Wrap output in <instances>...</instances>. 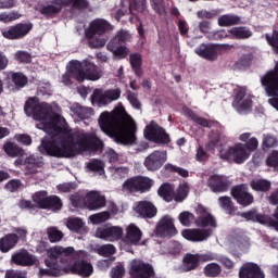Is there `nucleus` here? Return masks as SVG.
I'll use <instances>...</instances> for the list:
<instances>
[{
  "label": "nucleus",
  "instance_id": "obj_34",
  "mask_svg": "<svg viewBox=\"0 0 278 278\" xmlns=\"http://www.w3.org/2000/svg\"><path fill=\"white\" fill-rule=\"evenodd\" d=\"M219 27H233V25H242V17L236 14H224L217 21Z\"/></svg>",
  "mask_w": 278,
  "mask_h": 278
},
{
  "label": "nucleus",
  "instance_id": "obj_1",
  "mask_svg": "<svg viewBox=\"0 0 278 278\" xmlns=\"http://www.w3.org/2000/svg\"><path fill=\"white\" fill-rule=\"evenodd\" d=\"M99 125L101 131L113 138L117 144H135L138 131L136 122L131 118V115L127 114L125 106L116 108L112 113L103 112L99 117Z\"/></svg>",
  "mask_w": 278,
  "mask_h": 278
},
{
  "label": "nucleus",
  "instance_id": "obj_26",
  "mask_svg": "<svg viewBox=\"0 0 278 278\" xmlns=\"http://www.w3.org/2000/svg\"><path fill=\"white\" fill-rule=\"evenodd\" d=\"M239 278H265V276L257 263L248 262L240 267Z\"/></svg>",
  "mask_w": 278,
  "mask_h": 278
},
{
  "label": "nucleus",
  "instance_id": "obj_53",
  "mask_svg": "<svg viewBox=\"0 0 278 278\" xmlns=\"http://www.w3.org/2000/svg\"><path fill=\"white\" fill-rule=\"evenodd\" d=\"M91 100L97 101L99 105H109V103H112L110 98H108V93L105 91L101 93V90L94 89L93 93L91 94Z\"/></svg>",
  "mask_w": 278,
  "mask_h": 278
},
{
  "label": "nucleus",
  "instance_id": "obj_40",
  "mask_svg": "<svg viewBox=\"0 0 278 278\" xmlns=\"http://www.w3.org/2000/svg\"><path fill=\"white\" fill-rule=\"evenodd\" d=\"M33 118H35V121H53L55 116H53L51 109L39 105L35 114H33Z\"/></svg>",
  "mask_w": 278,
  "mask_h": 278
},
{
  "label": "nucleus",
  "instance_id": "obj_27",
  "mask_svg": "<svg viewBox=\"0 0 278 278\" xmlns=\"http://www.w3.org/2000/svg\"><path fill=\"white\" fill-rule=\"evenodd\" d=\"M11 261L16 266H34L38 262V258L27 250H21L12 254Z\"/></svg>",
  "mask_w": 278,
  "mask_h": 278
},
{
  "label": "nucleus",
  "instance_id": "obj_35",
  "mask_svg": "<svg viewBox=\"0 0 278 278\" xmlns=\"http://www.w3.org/2000/svg\"><path fill=\"white\" fill-rule=\"evenodd\" d=\"M250 188H252L254 192H269V190L273 188V184L270 180L257 178L250 181Z\"/></svg>",
  "mask_w": 278,
  "mask_h": 278
},
{
  "label": "nucleus",
  "instance_id": "obj_14",
  "mask_svg": "<svg viewBox=\"0 0 278 278\" xmlns=\"http://www.w3.org/2000/svg\"><path fill=\"white\" fill-rule=\"evenodd\" d=\"M230 194L242 207H249L255 201V198L249 192V188L244 184L232 187Z\"/></svg>",
  "mask_w": 278,
  "mask_h": 278
},
{
  "label": "nucleus",
  "instance_id": "obj_5",
  "mask_svg": "<svg viewBox=\"0 0 278 278\" xmlns=\"http://www.w3.org/2000/svg\"><path fill=\"white\" fill-rule=\"evenodd\" d=\"M131 40V35L128 30L121 29L106 45L108 51H111L117 60H126L129 56L130 50L127 42Z\"/></svg>",
  "mask_w": 278,
  "mask_h": 278
},
{
  "label": "nucleus",
  "instance_id": "obj_7",
  "mask_svg": "<svg viewBox=\"0 0 278 278\" xmlns=\"http://www.w3.org/2000/svg\"><path fill=\"white\" fill-rule=\"evenodd\" d=\"M36 207L39 210H50L51 212H60L64 207L62 199L58 195H49L47 190L37 191L31 197Z\"/></svg>",
  "mask_w": 278,
  "mask_h": 278
},
{
  "label": "nucleus",
  "instance_id": "obj_45",
  "mask_svg": "<svg viewBox=\"0 0 278 278\" xmlns=\"http://www.w3.org/2000/svg\"><path fill=\"white\" fill-rule=\"evenodd\" d=\"M47 236H48V240L49 242H51V244H55V242H62V240L64 239V232H62V230L58 229V227H49L47 228L46 231Z\"/></svg>",
  "mask_w": 278,
  "mask_h": 278
},
{
  "label": "nucleus",
  "instance_id": "obj_11",
  "mask_svg": "<svg viewBox=\"0 0 278 278\" xmlns=\"http://www.w3.org/2000/svg\"><path fill=\"white\" fill-rule=\"evenodd\" d=\"M249 157H251V153L244 149V143H237L220 154L222 160L235 162V164H244Z\"/></svg>",
  "mask_w": 278,
  "mask_h": 278
},
{
  "label": "nucleus",
  "instance_id": "obj_38",
  "mask_svg": "<svg viewBox=\"0 0 278 278\" xmlns=\"http://www.w3.org/2000/svg\"><path fill=\"white\" fill-rule=\"evenodd\" d=\"M154 184L155 181L147 176H137L138 192L141 194H144V192H150Z\"/></svg>",
  "mask_w": 278,
  "mask_h": 278
},
{
  "label": "nucleus",
  "instance_id": "obj_63",
  "mask_svg": "<svg viewBox=\"0 0 278 278\" xmlns=\"http://www.w3.org/2000/svg\"><path fill=\"white\" fill-rule=\"evenodd\" d=\"M266 40L278 55V30H274L271 37L266 35Z\"/></svg>",
  "mask_w": 278,
  "mask_h": 278
},
{
  "label": "nucleus",
  "instance_id": "obj_59",
  "mask_svg": "<svg viewBox=\"0 0 278 278\" xmlns=\"http://www.w3.org/2000/svg\"><path fill=\"white\" fill-rule=\"evenodd\" d=\"M90 220L93 225H101V223H106L110 220V212H101L90 216Z\"/></svg>",
  "mask_w": 278,
  "mask_h": 278
},
{
  "label": "nucleus",
  "instance_id": "obj_12",
  "mask_svg": "<svg viewBox=\"0 0 278 278\" xmlns=\"http://www.w3.org/2000/svg\"><path fill=\"white\" fill-rule=\"evenodd\" d=\"M129 276L131 278H153L155 277V269L150 263L142 260H134L130 263Z\"/></svg>",
  "mask_w": 278,
  "mask_h": 278
},
{
  "label": "nucleus",
  "instance_id": "obj_6",
  "mask_svg": "<svg viewBox=\"0 0 278 278\" xmlns=\"http://www.w3.org/2000/svg\"><path fill=\"white\" fill-rule=\"evenodd\" d=\"M261 85L267 97H273L268 100L269 105L274 106L278 112V62L273 70L267 71L261 77Z\"/></svg>",
  "mask_w": 278,
  "mask_h": 278
},
{
  "label": "nucleus",
  "instance_id": "obj_10",
  "mask_svg": "<svg viewBox=\"0 0 278 278\" xmlns=\"http://www.w3.org/2000/svg\"><path fill=\"white\" fill-rule=\"evenodd\" d=\"M143 136L149 142H154L155 144H169L170 136L166 132L160 125H148L144 128Z\"/></svg>",
  "mask_w": 278,
  "mask_h": 278
},
{
  "label": "nucleus",
  "instance_id": "obj_19",
  "mask_svg": "<svg viewBox=\"0 0 278 278\" xmlns=\"http://www.w3.org/2000/svg\"><path fill=\"white\" fill-rule=\"evenodd\" d=\"M97 238L108 242L123 240V228L121 226L101 227L96 230Z\"/></svg>",
  "mask_w": 278,
  "mask_h": 278
},
{
  "label": "nucleus",
  "instance_id": "obj_55",
  "mask_svg": "<svg viewBox=\"0 0 278 278\" xmlns=\"http://www.w3.org/2000/svg\"><path fill=\"white\" fill-rule=\"evenodd\" d=\"M251 62H253V54L248 53L243 54L236 63L235 66L239 68V71H244L251 66Z\"/></svg>",
  "mask_w": 278,
  "mask_h": 278
},
{
  "label": "nucleus",
  "instance_id": "obj_42",
  "mask_svg": "<svg viewBox=\"0 0 278 278\" xmlns=\"http://www.w3.org/2000/svg\"><path fill=\"white\" fill-rule=\"evenodd\" d=\"M188 194H190V187L188 184L179 185L177 190L173 193V200H175L176 203H182V201H186L188 198Z\"/></svg>",
  "mask_w": 278,
  "mask_h": 278
},
{
  "label": "nucleus",
  "instance_id": "obj_23",
  "mask_svg": "<svg viewBox=\"0 0 278 278\" xmlns=\"http://www.w3.org/2000/svg\"><path fill=\"white\" fill-rule=\"evenodd\" d=\"M105 207V197L99 191H89L85 194V208L90 212H96Z\"/></svg>",
  "mask_w": 278,
  "mask_h": 278
},
{
  "label": "nucleus",
  "instance_id": "obj_28",
  "mask_svg": "<svg viewBox=\"0 0 278 278\" xmlns=\"http://www.w3.org/2000/svg\"><path fill=\"white\" fill-rule=\"evenodd\" d=\"M218 47L219 45H205L201 43L197 49L195 53L200 58H203L204 60H208L210 62H214V60L218 59Z\"/></svg>",
  "mask_w": 278,
  "mask_h": 278
},
{
  "label": "nucleus",
  "instance_id": "obj_21",
  "mask_svg": "<svg viewBox=\"0 0 278 278\" xmlns=\"http://www.w3.org/2000/svg\"><path fill=\"white\" fill-rule=\"evenodd\" d=\"M134 210L136 214L140 216V218L151 219L157 216V206H155V204H153V202L149 200H142L137 202Z\"/></svg>",
  "mask_w": 278,
  "mask_h": 278
},
{
  "label": "nucleus",
  "instance_id": "obj_56",
  "mask_svg": "<svg viewBox=\"0 0 278 278\" xmlns=\"http://www.w3.org/2000/svg\"><path fill=\"white\" fill-rule=\"evenodd\" d=\"M97 253L102 257H112L116 253V248L113 244H104L98 248Z\"/></svg>",
  "mask_w": 278,
  "mask_h": 278
},
{
  "label": "nucleus",
  "instance_id": "obj_31",
  "mask_svg": "<svg viewBox=\"0 0 278 278\" xmlns=\"http://www.w3.org/2000/svg\"><path fill=\"white\" fill-rule=\"evenodd\" d=\"M60 116L54 115L51 121H40L37 124V129H42L43 131H54V134H59L60 129H66L68 126H60Z\"/></svg>",
  "mask_w": 278,
  "mask_h": 278
},
{
  "label": "nucleus",
  "instance_id": "obj_43",
  "mask_svg": "<svg viewBox=\"0 0 278 278\" xmlns=\"http://www.w3.org/2000/svg\"><path fill=\"white\" fill-rule=\"evenodd\" d=\"M218 203L222 210H224L226 214H229V215L236 214V205L233 204V201L231 200L230 197H227V195L219 197Z\"/></svg>",
  "mask_w": 278,
  "mask_h": 278
},
{
  "label": "nucleus",
  "instance_id": "obj_50",
  "mask_svg": "<svg viewBox=\"0 0 278 278\" xmlns=\"http://www.w3.org/2000/svg\"><path fill=\"white\" fill-rule=\"evenodd\" d=\"M88 40V47L89 49H101L103 47H105V45L108 43V38L105 37H86Z\"/></svg>",
  "mask_w": 278,
  "mask_h": 278
},
{
  "label": "nucleus",
  "instance_id": "obj_25",
  "mask_svg": "<svg viewBox=\"0 0 278 278\" xmlns=\"http://www.w3.org/2000/svg\"><path fill=\"white\" fill-rule=\"evenodd\" d=\"M142 240V230H140L136 224H130L126 228V235L122 239V242L126 247H138L140 245V241Z\"/></svg>",
  "mask_w": 278,
  "mask_h": 278
},
{
  "label": "nucleus",
  "instance_id": "obj_30",
  "mask_svg": "<svg viewBox=\"0 0 278 278\" xmlns=\"http://www.w3.org/2000/svg\"><path fill=\"white\" fill-rule=\"evenodd\" d=\"M24 164L26 175H36V173H38V168H42V166H45V159L37 154H30L25 159Z\"/></svg>",
  "mask_w": 278,
  "mask_h": 278
},
{
  "label": "nucleus",
  "instance_id": "obj_58",
  "mask_svg": "<svg viewBox=\"0 0 278 278\" xmlns=\"http://www.w3.org/2000/svg\"><path fill=\"white\" fill-rule=\"evenodd\" d=\"M126 94H127V100L129 101L134 110H142V102H140V100L138 99V93L131 90H128Z\"/></svg>",
  "mask_w": 278,
  "mask_h": 278
},
{
  "label": "nucleus",
  "instance_id": "obj_52",
  "mask_svg": "<svg viewBox=\"0 0 278 278\" xmlns=\"http://www.w3.org/2000/svg\"><path fill=\"white\" fill-rule=\"evenodd\" d=\"M39 106L37 98H29L24 104V112L27 116H34Z\"/></svg>",
  "mask_w": 278,
  "mask_h": 278
},
{
  "label": "nucleus",
  "instance_id": "obj_22",
  "mask_svg": "<svg viewBox=\"0 0 278 278\" xmlns=\"http://www.w3.org/2000/svg\"><path fill=\"white\" fill-rule=\"evenodd\" d=\"M181 236L189 242H205L212 236V229L188 228L181 231Z\"/></svg>",
  "mask_w": 278,
  "mask_h": 278
},
{
  "label": "nucleus",
  "instance_id": "obj_39",
  "mask_svg": "<svg viewBox=\"0 0 278 278\" xmlns=\"http://www.w3.org/2000/svg\"><path fill=\"white\" fill-rule=\"evenodd\" d=\"M173 194H174V188L168 182H164L157 189V195L161 199H163V201H166V203H170V201H173Z\"/></svg>",
  "mask_w": 278,
  "mask_h": 278
},
{
  "label": "nucleus",
  "instance_id": "obj_16",
  "mask_svg": "<svg viewBox=\"0 0 278 278\" xmlns=\"http://www.w3.org/2000/svg\"><path fill=\"white\" fill-rule=\"evenodd\" d=\"M212 261H214V254L212 253H206V254L187 253L182 260L184 268L187 271L197 270V268L201 266V262L205 263V262H212Z\"/></svg>",
  "mask_w": 278,
  "mask_h": 278
},
{
  "label": "nucleus",
  "instance_id": "obj_54",
  "mask_svg": "<svg viewBox=\"0 0 278 278\" xmlns=\"http://www.w3.org/2000/svg\"><path fill=\"white\" fill-rule=\"evenodd\" d=\"M4 151L10 157H18V155H23V148L12 142L4 144Z\"/></svg>",
  "mask_w": 278,
  "mask_h": 278
},
{
  "label": "nucleus",
  "instance_id": "obj_9",
  "mask_svg": "<svg viewBox=\"0 0 278 278\" xmlns=\"http://www.w3.org/2000/svg\"><path fill=\"white\" fill-rule=\"evenodd\" d=\"M134 10L139 14H147V0H128V2L122 0L121 9L117 10L115 18L121 21L122 16H126V14L134 16Z\"/></svg>",
  "mask_w": 278,
  "mask_h": 278
},
{
  "label": "nucleus",
  "instance_id": "obj_8",
  "mask_svg": "<svg viewBox=\"0 0 278 278\" xmlns=\"http://www.w3.org/2000/svg\"><path fill=\"white\" fill-rule=\"evenodd\" d=\"M79 149V151H101L103 149V140L97 132H86L78 135L75 141V149Z\"/></svg>",
  "mask_w": 278,
  "mask_h": 278
},
{
  "label": "nucleus",
  "instance_id": "obj_32",
  "mask_svg": "<svg viewBox=\"0 0 278 278\" xmlns=\"http://www.w3.org/2000/svg\"><path fill=\"white\" fill-rule=\"evenodd\" d=\"M16 244H18V235L8 233L0 239V251L1 253H9Z\"/></svg>",
  "mask_w": 278,
  "mask_h": 278
},
{
  "label": "nucleus",
  "instance_id": "obj_15",
  "mask_svg": "<svg viewBox=\"0 0 278 278\" xmlns=\"http://www.w3.org/2000/svg\"><path fill=\"white\" fill-rule=\"evenodd\" d=\"M167 154L166 152L162 150H154L152 153H150L143 162V166L149 170L150 173H155L166 164Z\"/></svg>",
  "mask_w": 278,
  "mask_h": 278
},
{
  "label": "nucleus",
  "instance_id": "obj_51",
  "mask_svg": "<svg viewBox=\"0 0 278 278\" xmlns=\"http://www.w3.org/2000/svg\"><path fill=\"white\" fill-rule=\"evenodd\" d=\"M122 188L124 192H138V176L127 178L123 185Z\"/></svg>",
  "mask_w": 278,
  "mask_h": 278
},
{
  "label": "nucleus",
  "instance_id": "obj_3",
  "mask_svg": "<svg viewBox=\"0 0 278 278\" xmlns=\"http://www.w3.org/2000/svg\"><path fill=\"white\" fill-rule=\"evenodd\" d=\"M75 254V248L73 247H61L54 245L49 248L47 252V258L45 260V264L49 269H40L39 275L41 277H60L64 269H62L61 264H68L71 262V257Z\"/></svg>",
  "mask_w": 278,
  "mask_h": 278
},
{
  "label": "nucleus",
  "instance_id": "obj_44",
  "mask_svg": "<svg viewBox=\"0 0 278 278\" xmlns=\"http://www.w3.org/2000/svg\"><path fill=\"white\" fill-rule=\"evenodd\" d=\"M39 12L46 18H55V16H58V14L62 12V8L51 3V4L41 7Z\"/></svg>",
  "mask_w": 278,
  "mask_h": 278
},
{
  "label": "nucleus",
  "instance_id": "obj_41",
  "mask_svg": "<svg viewBox=\"0 0 278 278\" xmlns=\"http://www.w3.org/2000/svg\"><path fill=\"white\" fill-rule=\"evenodd\" d=\"M66 227L70 229V231L81 233V231L86 229V223H84V220L79 217H73L67 219Z\"/></svg>",
  "mask_w": 278,
  "mask_h": 278
},
{
  "label": "nucleus",
  "instance_id": "obj_57",
  "mask_svg": "<svg viewBox=\"0 0 278 278\" xmlns=\"http://www.w3.org/2000/svg\"><path fill=\"white\" fill-rule=\"evenodd\" d=\"M70 201L73 207H79L80 210H84V207H86V197H83L79 193L72 194L70 197Z\"/></svg>",
  "mask_w": 278,
  "mask_h": 278
},
{
  "label": "nucleus",
  "instance_id": "obj_13",
  "mask_svg": "<svg viewBox=\"0 0 278 278\" xmlns=\"http://www.w3.org/2000/svg\"><path fill=\"white\" fill-rule=\"evenodd\" d=\"M31 29H34V24L31 22L17 23L3 30L2 36L3 38H7V40H23Z\"/></svg>",
  "mask_w": 278,
  "mask_h": 278
},
{
  "label": "nucleus",
  "instance_id": "obj_49",
  "mask_svg": "<svg viewBox=\"0 0 278 278\" xmlns=\"http://www.w3.org/2000/svg\"><path fill=\"white\" fill-rule=\"evenodd\" d=\"M13 59L17 64H31V53L25 50H17L13 54Z\"/></svg>",
  "mask_w": 278,
  "mask_h": 278
},
{
  "label": "nucleus",
  "instance_id": "obj_62",
  "mask_svg": "<svg viewBox=\"0 0 278 278\" xmlns=\"http://www.w3.org/2000/svg\"><path fill=\"white\" fill-rule=\"evenodd\" d=\"M277 144H278L277 137H275L273 135H266L263 139L264 151H266L268 149H273V148L277 147Z\"/></svg>",
  "mask_w": 278,
  "mask_h": 278
},
{
  "label": "nucleus",
  "instance_id": "obj_46",
  "mask_svg": "<svg viewBox=\"0 0 278 278\" xmlns=\"http://www.w3.org/2000/svg\"><path fill=\"white\" fill-rule=\"evenodd\" d=\"M88 170L90 173H98V175H105V163L99 159H92L88 164H87Z\"/></svg>",
  "mask_w": 278,
  "mask_h": 278
},
{
  "label": "nucleus",
  "instance_id": "obj_60",
  "mask_svg": "<svg viewBox=\"0 0 278 278\" xmlns=\"http://www.w3.org/2000/svg\"><path fill=\"white\" fill-rule=\"evenodd\" d=\"M193 218L194 214L188 211L181 212L178 217L180 225H182L184 227H190V225H192Z\"/></svg>",
  "mask_w": 278,
  "mask_h": 278
},
{
  "label": "nucleus",
  "instance_id": "obj_17",
  "mask_svg": "<svg viewBox=\"0 0 278 278\" xmlns=\"http://www.w3.org/2000/svg\"><path fill=\"white\" fill-rule=\"evenodd\" d=\"M156 236L160 238H173V236H177V228L175 227L173 217L165 215L161 218L156 226Z\"/></svg>",
  "mask_w": 278,
  "mask_h": 278
},
{
  "label": "nucleus",
  "instance_id": "obj_24",
  "mask_svg": "<svg viewBox=\"0 0 278 278\" xmlns=\"http://www.w3.org/2000/svg\"><path fill=\"white\" fill-rule=\"evenodd\" d=\"M8 77L11 81L8 86L11 92H20V90H23L29 84V77L23 72H10Z\"/></svg>",
  "mask_w": 278,
  "mask_h": 278
},
{
  "label": "nucleus",
  "instance_id": "obj_48",
  "mask_svg": "<svg viewBox=\"0 0 278 278\" xmlns=\"http://www.w3.org/2000/svg\"><path fill=\"white\" fill-rule=\"evenodd\" d=\"M195 225L198 227H216V219L208 213L206 215L198 216Z\"/></svg>",
  "mask_w": 278,
  "mask_h": 278
},
{
  "label": "nucleus",
  "instance_id": "obj_37",
  "mask_svg": "<svg viewBox=\"0 0 278 278\" xmlns=\"http://www.w3.org/2000/svg\"><path fill=\"white\" fill-rule=\"evenodd\" d=\"M129 63L131 70L134 71L137 77H142V54L135 52L129 55Z\"/></svg>",
  "mask_w": 278,
  "mask_h": 278
},
{
  "label": "nucleus",
  "instance_id": "obj_4",
  "mask_svg": "<svg viewBox=\"0 0 278 278\" xmlns=\"http://www.w3.org/2000/svg\"><path fill=\"white\" fill-rule=\"evenodd\" d=\"M68 73L72 74V77L76 79L79 84L84 81H99L103 77V72L101 68L90 60L81 61H70Z\"/></svg>",
  "mask_w": 278,
  "mask_h": 278
},
{
  "label": "nucleus",
  "instance_id": "obj_47",
  "mask_svg": "<svg viewBox=\"0 0 278 278\" xmlns=\"http://www.w3.org/2000/svg\"><path fill=\"white\" fill-rule=\"evenodd\" d=\"M223 273V268L218 265V263H210L204 267V275L208 278H216L220 276Z\"/></svg>",
  "mask_w": 278,
  "mask_h": 278
},
{
  "label": "nucleus",
  "instance_id": "obj_29",
  "mask_svg": "<svg viewBox=\"0 0 278 278\" xmlns=\"http://www.w3.org/2000/svg\"><path fill=\"white\" fill-rule=\"evenodd\" d=\"M207 186L212 192H227L229 190V180L225 176L215 174L207 179Z\"/></svg>",
  "mask_w": 278,
  "mask_h": 278
},
{
  "label": "nucleus",
  "instance_id": "obj_36",
  "mask_svg": "<svg viewBox=\"0 0 278 278\" xmlns=\"http://www.w3.org/2000/svg\"><path fill=\"white\" fill-rule=\"evenodd\" d=\"M188 116L193 121V123H197V125H200L201 127H207L208 129H212V127H220V123L201 117L193 111H188Z\"/></svg>",
  "mask_w": 278,
  "mask_h": 278
},
{
  "label": "nucleus",
  "instance_id": "obj_33",
  "mask_svg": "<svg viewBox=\"0 0 278 278\" xmlns=\"http://www.w3.org/2000/svg\"><path fill=\"white\" fill-rule=\"evenodd\" d=\"M228 34L232 36L235 40H249L253 37V30L247 26H237L228 30Z\"/></svg>",
  "mask_w": 278,
  "mask_h": 278
},
{
  "label": "nucleus",
  "instance_id": "obj_18",
  "mask_svg": "<svg viewBox=\"0 0 278 278\" xmlns=\"http://www.w3.org/2000/svg\"><path fill=\"white\" fill-rule=\"evenodd\" d=\"M63 273L65 275H68V273H72V275H79V277H90L93 273L92 264H90L86 260H77L74 262V264L68 268L64 267Z\"/></svg>",
  "mask_w": 278,
  "mask_h": 278
},
{
  "label": "nucleus",
  "instance_id": "obj_61",
  "mask_svg": "<svg viewBox=\"0 0 278 278\" xmlns=\"http://www.w3.org/2000/svg\"><path fill=\"white\" fill-rule=\"evenodd\" d=\"M206 38L210 40H225V38H229L226 29L213 30L206 35Z\"/></svg>",
  "mask_w": 278,
  "mask_h": 278
},
{
  "label": "nucleus",
  "instance_id": "obj_20",
  "mask_svg": "<svg viewBox=\"0 0 278 278\" xmlns=\"http://www.w3.org/2000/svg\"><path fill=\"white\" fill-rule=\"evenodd\" d=\"M112 30V24L105 20H93L89 27L85 30L86 38H92L93 36H103L108 31Z\"/></svg>",
  "mask_w": 278,
  "mask_h": 278
},
{
  "label": "nucleus",
  "instance_id": "obj_64",
  "mask_svg": "<svg viewBox=\"0 0 278 278\" xmlns=\"http://www.w3.org/2000/svg\"><path fill=\"white\" fill-rule=\"evenodd\" d=\"M125 277V266L117 265L111 269V278H124Z\"/></svg>",
  "mask_w": 278,
  "mask_h": 278
},
{
  "label": "nucleus",
  "instance_id": "obj_2",
  "mask_svg": "<svg viewBox=\"0 0 278 278\" xmlns=\"http://www.w3.org/2000/svg\"><path fill=\"white\" fill-rule=\"evenodd\" d=\"M42 151L50 157H75L77 149L73 130L70 127L59 128L53 139L42 144Z\"/></svg>",
  "mask_w": 278,
  "mask_h": 278
}]
</instances>
